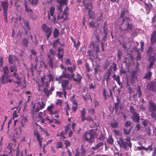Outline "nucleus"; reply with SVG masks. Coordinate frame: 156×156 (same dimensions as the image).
Masks as SVG:
<instances>
[{"mask_svg":"<svg viewBox=\"0 0 156 156\" xmlns=\"http://www.w3.org/2000/svg\"><path fill=\"white\" fill-rule=\"evenodd\" d=\"M130 130L131 129L128 130L125 128L123 129L124 135L127 136L125 139V140L126 141V142L125 143L124 142V139L122 137L119 138V141H117L120 147L123 148L125 150L127 149V146L130 148H131L132 147V144L131 142L130 138V137L128 136L130 134Z\"/></svg>","mask_w":156,"mask_h":156,"instance_id":"nucleus-1","label":"nucleus"},{"mask_svg":"<svg viewBox=\"0 0 156 156\" xmlns=\"http://www.w3.org/2000/svg\"><path fill=\"white\" fill-rule=\"evenodd\" d=\"M95 134L92 129L89 130L84 133L82 136L83 139L90 144L93 143L95 140Z\"/></svg>","mask_w":156,"mask_h":156,"instance_id":"nucleus-2","label":"nucleus"},{"mask_svg":"<svg viewBox=\"0 0 156 156\" xmlns=\"http://www.w3.org/2000/svg\"><path fill=\"white\" fill-rule=\"evenodd\" d=\"M2 8L3 11V13L5 18V21L8 22V10L9 3L7 1L1 2Z\"/></svg>","mask_w":156,"mask_h":156,"instance_id":"nucleus-3","label":"nucleus"},{"mask_svg":"<svg viewBox=\"0 0 156 156\" xmlns=\"http://www.w3.org/2000/svg\"><path fill=\"white\" fill-rule=\"evenodd\" d=\"M45 103L43 101H39L37 103L36 107V105H34L32 107V109L31 110L32 112H37L40 110L42 109L45 108Z\"/></svg>","mask_w":156,"mask_h":156,"instance_id":"nucleus-4","label":"nucleus"},{"mask_svg":"<svg viewBox=\"0 0 156 156\" xmlns=\"http://www.w3.org/2000/svg\"><path fill=\"white\" fill-rule=\"evenodd\" d=\"M126 20V22L124 23V27L122 30L127 33H131L133 30L132 25L131 23L129 22V19L127 17H126L123 19V23Z\"/></svg>","mask_w":156,"mask_h":156,"instance_id":"nucleus-5","label":"nucleus"},{"mask_svg":"<svg viewBox=\"0 0 156 156\" xmlns=\"http://www.w3.org/2000/svg\"><path fill=\"white\" fill-rule=\"evenodd\" d=\"M41 28L43 32L45 34L47 39H48L51 36L52 33V29L48 27L45 23L43 24Z\"/></svg>","mask_w":156,"mask_h":156,"instance_id":"nucleus-6","label":"nucleus"},{"mask_svg":"<svg viewBox=\"0 0 156 156\" xmlns=\"http://www.w3.org/2000/svg\"><path fill=\"white\" fill-rule=\"evenodd\" d=\"M112 67L109 68L105 72L104 75L103 76V78L105 80L106 84H108L110 80L111 79V76L112 73Z\"/></svg>","mask_w":156,"mask_h":156,"instance_id":"nucleus-7","label":"nucleus"},{"mask_svg":"<svg viewBox=\"0 0 156 156\" xmlns=\"http://www.w3.org/2000/svg\"><path fill=\"white\" fill-rule=\"evenodd\" d=\"M12 76L13 82L18 84L16 87H18L22 84L21 81L22 78L19 76L17 73H13Z\"/></svg>","mask_w":156,"mask_h":156,"instance_id":"nucleus-8","label":"nucleus"},{"mask_svg":"<svg viewBox=\"0 0 156 156\" xmlns=\"http://www.w3.org/2000/svg\"><path fill=\"white\" fill-rule=\"evenodd\" d=\"M69 81L68 80L66 79L62 80L61 82L62 90H71V88L69 87Z\"/></svg>","mask_w":156,"mask_h":156,"instance_id":"nucleus-9","label":"nucleus"},{"mask_svg":"<svg viewBox=\"0 0 156 156\" xmlns=\"http://www.w3.org/2000/svg\"><path fill=\"white\" fill-rule=\"evenodd\" d=\"M12 81V80L10 79L9 75H2V78L0 80V83H11Z\"/></svg>","mask_w":156,"mask_h":156,"instance_id":"nucleus-10","label":"nucleus"},{"mask_svg":"<svg viewBox=\"0 0 156 156\" xmlns=\"http://www.w3.org/2000/svg\"><path fill=\"white\" fill-rule=\"evenodd\" d=\"M14 25L16 26H22L23 21L21 19L20 16L17 15L13 20Z\"/></svg>","mask_w":156,"mask_h":156,"instance_id":"nucleus-11","label":"nucleus"},{"mask_svg":"<svg viewBox=\"0 0 156 156\" xmlns=\"http://www.w3.org/2000/svg\"><path fill=\"white\" fill-rule=\"evenodd\" d=\"M55 87L53 86H51L50 89L48 90L47 88L44 87L43 88V91L44 94L47 97H49V96L52 94V92L55 90Z\"/></svg>","mask_w":156,"mask_h":156,"instance_id":"nucleus-12","label":"nucleus"},{"mask_svg":"<svg viewBox=\"0 0 156 156\" xmlns=\"http://www.w3.org/2000/svg\"><path fill=\"white\" fill-rule=\"evenodd\" d=\"M148 110L150 112H155L156 111V104L152 101H151L149 102Z\"/></svg>","mask_w":156,"mask_h":156,"instance_id":"nucleus-13","label":"nucleus"},{"mask_svg":"<svg viewBox=\"0 0 156 156\" xmlns=\"http://www.w3.org/2000/svg\"><path fill=\"white\" fill-rule=\"evenodd\" d=\"M69 8L68 6H66L65 8L64 12L61 16V18L63 19L64 20H66L69 15Z\"/></svg>","mask_w":156,"mask_h":156,"instance_id":"nucleus-14","label":"nucleus"},{"mask_svg":"<svg viewBox=\"0 0 156 156\" xmlns=\"http://www.w3.org/2000/svg\"><path fill=\"white\" fill-rule=\"evenodd\" d=\"M67 78L68 79L70 78V75L68 73L66 74L65 73H62V74L60 75L58 78L56 79V80L58 81H61L63 78Z\"/></svg>","mask_w":156,"mask_h":156,"instance_id":"nucleus-15","label":"nucleus"},{"mask_svg":"<svg viewBox=\"0 0 156 156\" xmlns=\"http://www.w3.org/2000/svg\"><path fill=\"white\" fill-rule=\"evenodd\" d=\"M64 50L62 48H58V59H62L63 57L64 53Z\"/></svg>","mask_w":156,"mask_h":156,"instance_id":"nucleus-16","label":"nucleus"},{"mask_svg":"<svg viewBox=\"0 0 156 156\" xmlns=\"http://www.w3.org/2000/svg\"><path fill=\"white\" fill-rule=\"evenodd\" d=\"M145 5V9L146 10V11L148 12L151 11L152 9L153 6L152 4L151 3H146L145 1H144L143 2Z\"/></svg>","mask_w":156,"mask_h":156,"instance_id":"nucleus-17","label":"nucleus"},{"mask_svg":"<svg viewBox=\"0 0 156 156\" xmlns=\"http://www.w3.org/2000/svg\"><path fill=\"white\" fill-rule=\"evenodd\" d=\"M82 78V77L81 75L79 73H77L75 77L73 78V80L76 82H78L79 84H80L81 83Z\"/></svg>","mask_w":156,"mask_h":156,"instance_id":"nucleus-18","label":"nucleus"},{"mask_svg":"<svg viewBox=\"0 0 156 156\" xmlns=\"http://www.w3.org/2000/svg\"><path fill=\"white\" fill-rule=\"evenodd\" d=\"M151 44L153 45L156 42V31H154L151 35L150 38Z\"/></svg>","mask_w":156,"mask_h":156,"instance_id":"nucleus-19","label":"nucleus"},{"mask_svg":"<svg viewBox=\"0 0 156 156\" xmlns=\"http://www.w3.org/2000/svg\"><path fill=\"white\" fill-rule=\"evenodd\" d=\"M132 117L133 121L137 123L139 122L140 120V116L138 113H136L133 114Z\"/></svg>","mask_w":156,"mask_h":156,"instance_id":"nucleus-20","label":"nucleus"},{"mask_svg":"<svg viewBox=\"0 0 156 156\" xmlns=\"http://www.w3.org/2000/svg\"><path fill=\"white\" fill-rule=\"evenodd\" d=\"M156 84L155 83L151 82L150 83L147 85V87L148 89L151 91H155Z\"/></svg>","mask_w":156,"mask_h":156,"instance_id":"nucleus-21","label":"nucleus"},{"mask_svg":"<svg viewBox=\"0 0 156 156\" xmlns=\"http://www.w3.org/2000/svg\"><path fill=\"white\" fill-rule=\"evenodd\" d=\"M8 58V61L9 63L12 64H14V62H15V60L16 59V57L14 55H9Z\"/></svg>","mask_w":156,"mask_h":156,"instance_id":"nucleus-22","label":"nucleus"},{"mask_svg":"<svg viewBox=\"0 0 156 156\" xmlns=\"http://www.w3.org/2000/svg\"><path fill=\"white\" fill-rule=\"evenodd\" d=\"M83 5L85 6V9H86L92 10L93 9V5L91 2L85 3Z\"/></svg>","mask_w":156,"mask_h":156,"instance_id":"nucleus-23","label":"nucleus"},{"mask_svg":"<svg viewBox=\"0 0 156 156\" xmlns=\"http://www.w3.org/2000/svg\"><path fill=\"white\" fill-rule=\"evenodd\" d=\"M34 134L35 136L37 137V139L38 142L42 141L43 138L41 137V136L39 134L38 132L37 129H35L34 130Z\"/></svg>","mask_w":156,"mask_h":156,"instance_id":"nucleus-24","label":"nucleus"},{"mask_svg":"<svg viewBox=\"0 0 156 156\" xmlns=\"http://www.w3.org/2000/svg\"><path fill=\"white\" fill-rule=\"evenodd\" d=\"M29 5L28 2L27 1H25L24 2V6L25 8V9L26 12L27 13H29L30 14H32L33 13V12L31 9L28 8V5Z\"/></svg>","mask_w":156,"mask_h":156,"instance_id":"nucleus-25","label":"nucleus"},{"mask_svg":"<svg viewBox=\"0 0 156 156\" xmlns=\"http://www.w3.org/2000/svg\"><path fill=\"white\" fill-rule=\"evenodd\" d=\"M104 145V143L102 142H100L98 143L94 147H92V149L94 151H96Z\"/></svg>","mask_w":156,"mask_h":156,"instance_id":"nucleus-26","label":"nucleus"},{"mask_svg":"<svg viewBox=\"0 0 156 156\" xmlns=\"http://www.w3.org/2000/svg\"><path fill=\"white\" fill-rule=\"evenodd\" d=\"M86 112L85 109L84 108H83L82 110L81 115L82 122H83L85 120V118L86 117Z\"/></svg>","mask_w":156,"mask_h":156,"instance_id":"nucleus-27","label":"nucleus"},{"mask_svg":"<svg viewBox=\"0 0 156 156\" xmlns=\"http://www.w3.org/2000/svg\"><path fill=\"white\" fill-rule=\"evenodd\" d=\"M50 115L51 117L54 119H55L59 117L58 112L57 111H55L52 114H51Z\"/></svg>","mask_w":156,"mask_h":156,"instance_id":"nucleus-28","label":"nucleus"},{"mask_svg":"<svg viewBox=\"0 0 156 156\" xmlns=\"http://www.w3.org/2000/svg\"><path fill=\"white\" fill-rule=\"evenodd\" d=\"M57 2L59 5L62 6L64 5H66L68 4L67 0H57Z\"/></svg>","mask_w":156,"mask_h":156,"instance_id":"nucleus-29","label":"nucleus"},{"mask_svg":"<svg viewBox=\"0 0 156 156\" xmlns=\"http://www.w3.org/2000/svg\"><path fill=\"white\" fill-rule=\"evenodd\" d=\"M81 156H85V154L86 153L87 150L84 147L83 145H82L81 146Z\"/></svg>","mask_w":156,"mask_h":156,"instance_id":"nucleus-30","label":"nucleus"},{"mask_svg":"<svg viewBox=\"0 0 156 156\" xmlns=\"http://www.w3.org/2000/svg\"><path fill=\"white\" fill-rule=\"evenodd\" d=\"M114 141V139L111 135L109 136L107 139V143L110 145H112L113 144Z\"/></svg>","mask_w":156,"mask_h":156,"instance_id":"nucleus-31","label":"nucleus"},{"mask_svg":"<svg viewBox=\"0 0 156 156\" xmlns=\"http://www.w3.org/2000/svg\"><path fill=\"white\" fill-rule=\"evenodd\" d=\"M53 38H56L58 37L59 35V31L56 28H55L53 32Z\"/></svg>","mask_w":156,"mask_h":156,"instance_id":"nucleus-32","label":"nucleus"},{"mask_svg":"<svg viewBox=\"0 0 156 156\" xmlns=\"http://www.w3.org/2000/svg\"><path fill=\"white\" fill-rule=\"evenodd\" d=\"M9 69L10 70V72L11 73H17V68L15 65H11L10 66Z\"/></svg>","mask_w":156,"mask_h":156,"instance_id":"nucleus-33","label":"nucleus"},{"mask_svg":"<svg viewBox=\"0 0 156 156\" xmlns=\"http://www.w3.org/2000/svg\"><path fill=\"white\" fill-rule=\"evenodd\" d=\"M151 72L150 71H149L145 74L144 76V79L149 80L150 79L151 77Z\"/></svg>","mask_w":156,"mask_h":156,"instance_id":"nucleus-34","label":"nucleus"},{"mask_svg":"<svg viewBox=\"0 0 156 156\" xmlns=\"http://www.w3.org/2000/svg\"><path fill=\"white\" fill-rule=\"evenodd\" d=\"M25 1H28L30 2V4L32 5H37L38 3V0H26Z\"/></svg>","mask_w":156,"mask_h":156,"instance_id":"nucleus-35","label":"nucleus"},{"mask_svg":"<svg viewBox=\"0 0 156 156\" xmlns=\"http://www.w3.org/2000/svg\"><path fill=\"white\" fill-rule=\"evenodd\" d=\"M100 66L97 65L94 69V73L95 75L98 73V72L100 71Z\"/></svg>","mask_w":156,"mask_h":156,"instance_id":"nucleus-36","label":"nucleus"},{"mask_svg":"<svg viewBox=\"0 0 156 156\" xmlns=\"http://www.w3.org/2000/svg\"><path fill=\"white\" fill-rule=\"evenodd\" d=\"M111 125L112 128H117L118 127V123L115 120H114L113 122L111 123Z\"/></svg>","mask_w":156,"mask_h":156,"instance_id":"nucleus-37","label":"nucleus"},{"mask_svg":"<svg viewBox=\"0 0 156 156\" xmlns=\"http://www.w3.org/2000/svg\"><path fill=\"white\" fill-rule=\"evenodd\" d=\"M53 108V105L51 104L50 106H48L47 108V110L49 112V113L51 114L53 112L52 110Z\"/></svg>","mask_w":156,"mask_h":156,"instance_id":"nucleus-38","label":"nucleus"},{"mask_svg":"<svg viewBox=\"0 0 156 156\" xmlns=\"http://www.w3.org/2000/svg\"><path fill=\"white\" fill-rule=\"evenodd\" d=\"M55 10V8L53 7H51L50 10V13L51 16L52 17H54L55 18V16H54V13Z\"/></svg>","mask_w":156,"mask_h":156,"instance_id":"nucleus-39","label":"nucleus"},{"mask_svg":"<svg viewBox=\"0 0 156 156\" xmlns=\"http://www.w3.org/2000/svg\"><path fill=\"white\" fill-rule=\"evenodd\" d=\"M14 131L16 135H19L21 133V128L19 127L18 128H16Z\"/></svg>","mask_w":156,"mask_h":156,"instance_id":"nucleus-40","label":"nucleus"},{"mask_svg":"<svg viewBox=\"0 0 156 156\" xmlns=\"http://www.w3.org/2000/svg\"><path fill=\"white\" fill-rule=\"evenodd\" d=\"M59 39H56L55 41L53 42V45L54 47L55 48H56L57 46L58 45V44H60Z\"/></svg>","mask_w":156,"mask_h":156,"instance_id":"nucleus-41","label":"nucleus"},{"mask_svg":"<svg viewBox=\"0 0 156 156\" xmlns=\"http://www.w3.org/2000/svg\"><path fill=\"white\" fill-rule=\"evenodd\" d=\"M47 77L49 78V82L52 81L54 80V76L53 75L50 73L47 75Z\"/></svg>","mask_w":156,"mask_h":156,"instance_id":"nucleus-42","label":"nucleus"},{"mask_svg":"<svg viewBox=\"0 0 156 156\" xmlns=\"http://www.w3.org/2000/svg\"><path fill=\"white\" fill-rule=\"evenodd\" d=\"M48 63L49 66L52 69H53L54 68V63L52 59L48 60Z\"/></svg>","mask_w":156,"mask_h":156,"instance_id":"nucleus-43","label":"nucleus"},{"mask_svg":"<svg viewBox=\"0 0 156 156\" xmlns=\"http://www.w3.org/2000/svg\"><path fill=\"white\" fill-rule=\"evenodd\" d=\"M3 69L4 73V75H7L9 73V70L7 66H4L3 68Z\"/></svg>","mask_w":156,"mask_h":156,"instance_id":"nucleus-44","label":"nucleus"},{"mask_svg":"<svg viewBox=\"0 0 156 156\" xmlns=\"http://www.w3.org/2000/svg\"><path fill=\"white\" fill-rule=\"evenodd\" d=\"M112 77L114 80L118 81L119 80H120V78L119 76H117L114 73V75L112 76Z\"/></svg>","mask_w":156,"mask_h":156,"instance_id":"nucleus-45","label":"nucleus"},{"mask_svg":"<svg viewBox=\"0 0 156 156\" xmlns=\"http://www.w3.org/2000/svg\"><path fill=\"white\" fill-rule=\"evenodd\" d=\"M107 22H105L104 23V26H103V30L104 33L106 34L107 33V31L108 30V28H107Z\"/></svg>","mask_w":156,"mask_h":156,"instance_id":"nucleus-46","label":"nucleus"},{"mask_svg":"<svg viewBox=\"0 0 156 156\" xmlns=\"http://www.w3.org/2000/svg\"><path fill=\"white\" fill-rule=\"evenodd\" d=\"M65 134V133H64V132L63 131H62L60 133V136H61L60 138V140H64L65 139L66 137L65 136H64V135Z\"/></svg>","mask_w":156,"mask_h":156,"instance_id":"nucleus-47","label":"nucleus"},{"mask_svg":"<svg viewBox=\"0 0 156 156\" xmlns=\"http://www.w3.org/2000/svg\"><path fill=\"white\" fill-rule=\"evenodd\" d=\"M63 147V144L62 142H57L56 145V147L57 148H62Z\"/></svg>","mask_w":156,"mask_h":156,"instance_id":"nucleus-48","label":"nucleus"},{"mask_svg":"<svg viewBox=\"0 0 156 156\" xmlns=\"http://www.w3.org/2000/svg\"><path fill=\"white\" fill-rule=\"evenodd\" d=\"M85 119V120H86L90 122H93V118L90 116H87V117H86Z\"/></svg>","mask_w":156,"mask_h":156,"instance_id":"nucleus-49","label":"nucleus"},{"mask_svg":"<svg viewBox=\"0 0 156 156\" xmlns=\"http://www.w3.org/2000/svg\"><path fill=\"white\" fill-rule=\"evenodd\" d=\"M44 78L43 77H41V82H40L41 83V85H40L39 84H38V87H42L44 85Z\"/></svg>","mask_w":156,"mask_h":156,"instance_id":"nucleus-50","label":"nucleus"},{"mask_svg":"<svg viewBox=\"0 0 156 156\" xmlns=\"http://www.w3.org/2000/svg\"><path fill=\"white\" fill-rule=\"evenodd\" d=\"M137 92L138 97L140 98L142 95V91L140 90V87L139 86H138V88L137 90Z\"/></svg>","mask_w":156,"mask_h":156,"instance_id":"nucleus-51","label":"nucleus"},{"mask_svg":"<svg viewBox=\"0 0 156 156\" xmlns=\"http://www.w3.org/2000/svg\"><path fill=\"white\" fill-rule=\"evenodd\" d=\"M98 139L101 141H104L105 139V136L103 134H101L99 136Z\"/></svg>","mask_w":156,"mask_h":156,"instance_id":"nucleus-52","label":"nucleus"},{"mask_svg":"<svg viewBox=\"0 0 156 156\" xmlns=\"http://www.w3.org/2000/svg\"><path fill=\"white\" fill-rule=\"evenodd\" d=\"M67 69L71 73H72L74 71H75V68L74 67V69H73L71 67H68L67 68Z\"/></svg>","mask_w":156,"mask_h":156,"instance_id":"nucleus-53","label":"nucleus"},{"mask_svg":"<svg viewBox=\"0 0 156 156\" xmlns=\"http://www.w3.org/2000/svg\"><path fill=\"white\" fill-rule=\"evenodd\" d=\"M129 110L130 112L133 114L132 115L137 113L135 111V109L133 108V106H130Z\"/></svg>","mask_w":156,"mask_h":156,"instance_id":"nucleus-54","label":"nucleus"},{"mask_svg":"<svg viewBox=\"0 0 156 156\" xmlns=\"http://www.w3.org/2000/svg\"><path fill=\"white\" fill-rule=\"evenodd\" d=\"M136 74V72L135 71H133L131 74V79L132 80L136 78L135 76Z\"/></svg>","mask_w":156,"mask_h":156,"instance_id":"nucleus-55","label":"nucleus"},{"mask_svg":"<svg viewBox=\"0 0 156 156\" xmlns=\"http://www.w3.org/2000/svg\"><path fill=\"white\" fill-rule=\"evenodd\" d=\"M155 112H151V116L155 120H156V113H155Z\"/></svg>","mask_w":156,"mask_h":156,"instance_id":"nucleus-56","label":"nucleus"},{"mask_svg":"<svg viewBox=\"0 0 156 156\" xmlns=\"http://www.w3.org/2000/svg\"><path fill=\"white\" fill-rule=\"evenodd\" d=\"M22 43L24 46L26 47L28 43V41L27 39H23L22 41Z\"/></svg>","mask_w":156,"mask_h":156,"instance_id":"nucleus-57","label":"nucleus"},{"mask_svg":"<svg viewBox=\"0 0 156 156\" xmlns=\"http://www.w3.org/2000/svg\"><path fill=\"white\" fill-rule=\"evenodd\" d=\"M122 55V53L121 51H120L119 50L118 51L117 55V58L118 60H119L121 58V56Z\"/></svg>","mask_w":156,"mask_h":156,"instance_id":"nucleus-58","label":"nucleus"},{"mask_svg":"<svg viewBox=\"0 0 156 156\" xmlns=\"http://www.w3.org/2000/svg\"><path fill=\"white\" fill-rule=\"evenodd\" d=\"M153 51V48L151 47H150L149 48L147 51V54H148L149 55H151L152 53V52Z\"/></svg>","mask_w":156,"mask_h":156,"instance_id":"nucleus-59","label":"nucleus"},{"mask_svg":"<svg viewBox=\"0 0 156 156\" xmlns=\"http://www.w3.org/2000/svg\"><path fill=\"white\" fill-rule=\"evenodd\" d=\"M154 60L151 61L150 62V64L149 66L147 67V69L148 70H149L150 69L151 67L154 65Z\"/></svg>","mask_w":156,"mask_h":156,"instance_id":"nucleus-60","label":"nucleus"},{"mask_svg":"<svg viewBox=\"0 0 156 156\" xmlns=\"http://www.w3.org/2000/svg\"><path fill=\"white\" fill-rule=\"evenodd\" d=\"M62 101L61 99H58L56 102V104L57 105H62Z\"/></svg>","mask_w":156,"mask_h":156,"instance_id":"nucleus-61","label":"nucleus"},{"mask_svg":"<svg viewBox=\"0 0 156 156\" xmlns=\"http://www.w3.org/2000/svg\"><path fill=\"white\" fill-rule=\"evenodd\" d=\"M18 115L17 114L16 111H14L13 113V119H14L15 118H17Z\"/></svg>","mask_w":156,"mask_h":156,"instance_id":"nucleus-62","label":"nucleus"},{"mask_svg":"<svg viewBox=\"0 0 156 156\" xmlns=\"http://www.w3.org/2000/svg\"><path fill=\"white\" fill-rule=\"evenodd\" d=\"M137 149L139 151H141L142 150H144L145 151V150H147V149L146 148V147H144L143 146H139L137 147Z\"/></svg>","mask_w":156,"mask_h":156,"instance_id":"nucleus-63","label":"nucleus"},{"mask_svg":"<svg viewBox=\"0 0 156 156\" xmlns=\"http://www.w3.org/2000/svg\"><path fill=\"white\" fill-rule=\"evenodd\" d=\"M65 144L66 145V148H67L70 145V143L69 140H66L65 141Z\"/></svg>","mask_w":156,"mask_h":156,"instance_id":"nucleus-64","label":"nucleus"}]
</instances>
